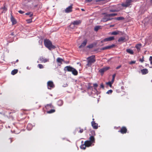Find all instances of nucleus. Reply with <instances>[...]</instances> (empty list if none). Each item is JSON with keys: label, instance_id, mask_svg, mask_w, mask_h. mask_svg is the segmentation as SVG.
<instances>
[{"label": "nucleus", "instance_id": "nucleus-28", "mask_svg": "<svg viewBox=\"0 0 152 152\" xmlns=\"http://www.w3.org/2000/svg\"><path fill=\"white\" fill-rule=\"evenodd\" d=\"M26 15H29V17L31 18L33 16V14L31 12H28L26 13Z\"/></svg>", "mask_w": 152, "mask_h": 152}, {"label": "nucleus", "instance_id": "nucleus-13", "mask_svg": "<svg viewBox=\"0 0 152 152\" xmlns=\"http://www.w3.org/2000/svg\"><path fill=\"white\" fill-rule=\"evenodd\" d=\"M72 23H73V24L75 26L78 25L81 23V21L80 20H75Z\"/></svg>", "mask_w": 152, "mask_h": 152}, {"label": "nucleus", "instance_id": "nucleus-52", "mask_svg": "<svg viewBox=\"0 0 152 152\" xmlns=\"http://www.w3.org/2000/svg\"><path fill=\"white\" fill-rule=\"evenodd\" d=\"M121 67V65L119 66L116 67V69H118L119 68H120Z\"/></svg>", "mask_w": 152, "mask_h": 152}, {"label": "nucleus", "instance_id": "nucleus-45", "mask_svg": "<svg viewBox=\"0 0 152 152\" xmlns=\"http://www.w3.org/2000/svg\"><path fill=\"white\" fill-rule=\"evenodd\" d=\"M50 106V107L51 108L52 107V104H47L46 106H45V107L47 108L48 107Z\"/></svg>", "mask_w": 152, "mask_h": 152}, {"label": "nucleus", "instance_id": "nucleus-17", "mask_svg": "<svg viewBox=\"0 0 152 152\" xmlns=\"http://www.w3.org/2000/svg\"><path fill=\"white\" fill-rule=\"evenodd\" d=\"M135 47L136 48L138 52H139L141 48V44H137L136 45Z\"/></svg>", "mask_w": 152, "mask_h": 152}, {"label": "nucleus", "instance_id": "nucleus-55", "mask_svg": "<svg viewBox=\"0 0 152 152\" xmlns=\"http://www.w3.org/2000/svg\"><path fill=\"white\" fill-rule=\"evenodd\" d=\"M114 26V25H111L110 26V27H113Z\"/></svg>", "mask_w": 152, "mask_h": 152}, {"label": "nucleus", "instance_id": "nucleus-8", "mask_svg": "<svg viewBox=\"0 0 152 152\" xmlns=\"http://www.w3.org/2000/svg\"><path fill=\"white\" fill-rule=\"evenodd\" d=\"M72 5H70L66 8L65 10V12L66 13H69L72 11Z\"/></svg>", "mask_w": 152, "mask_h": 152}, {"label": "nucleus", "instance_id": "nucleus-22", "mask_svg": "<svg viewBox=\"0 0 152 152\" xmlns=\"http://www.w3.org/2000/svg\"><path fill=\"white\" fill-rule=\"evenodd\" d=\"M72 73L74 75H77L78 72L76 69L73 68L72 71Z\"/></svg>", "mask_w": 152, "mask_h": 152}, {"label": "nucleus", "instance_id": "nucleus-47", "mask_svg": "<svg viewBox=\"0 0 152 152\" xmlns=\"http://www.w3.org/2000/svg\"><path fill=\"white\" fill-rule=\"evenodd\" d=\"M18 12L20 13L21 14H22L24 13V12L22 10H21L19 11Z\"/></svg>", "mask_w": 152, "mask_h": 152}, {"label": "nucleus", "instance_id": "nucleus-30", "mask_svg": "<svg viewBox=\"0 0 152 152\" xmlns=\"http://www.w3.org/2000/svg\"><path fill=\"white\" fill-rule=\"evenodd\" d=\"M55 112V110L54 109H51L50 110L48 111L47 112L48 113H53Z\"/></svg>", "mask_w": 152, "mask_h": 152}, {"label": "nucleus", "instance_id": "nucleus-44", "mask_svg": "<svg viewBox=\"0 0 152 152\" xmlns=\"http://www.w3.org/2000/svg\"><path fill=\"white\" fill-rule=\"evenodd\" d=\"M118 11L115 10H110V12H118Z\"/></svg>", "mask_w": 152, "mask_h": 152}, {"label": "nucleus", "instance_id": "nucleus-15", "mask_svg": "<svg viewBox=\"0 0 152 152\" xmlns=\"http://www.w3.org/2000/svg\"><path fill=\"white\" fill-rule=\"evenodd\" d=\"M114 46V45L113 44L111 45L107 46L106 47H103L102 48V50H105L109 49H110V48L113 47Z\"/></svg>", "mask_w": 152, "mask_h": 152}, {"label": "nucleus", "instance_id": "nucleus-21", "mask_svg": "<svg viewBox=\"0 0 152 152\" xmlns=\"http://www.w3.org/2000/svg\"><path fill=\"white\" fill-rule=\"evenodd\" d=\"M117 15V13H112L111 14H106V16L107 17H113L116 16Z\"/></svg>", "mask_w": 152, "mask_h": 152}, {"label": "nucleus", "instance_id": "nucleus-29", "mask_svg": "<svg viewBox=\"0 0 152 152\" xmlns=\"http://www.w3.org/2000/svg\"><path fill=\"white\" fill-rule=\"evenodd\" d=\"M86 145L84 143V144L81 145L80 146V148L81 149H83L84 150L86 149Z\"/></svg>", "mask_w": 152, "mask_h": 152}, {"label": "nucleus", "instance_id": "nucleus-10", "mask_svg": "<svg viewBox=\"0 0 152 152\" xmlns=\"http://www.w3.org/2000/svg\"><path fill=\"white\" fill-rule=\"evenodd\" d=\"M87 42V39H85L83 42L79 46V48H81L84 47L86 45Z\"/></svg>", "mask_w": 152, "mask_h": 152}, {"label": "nucleus", "instance_id": "nucleus-40", "mask_svg": "<svg viewBox=\"0 0 152 152\" xmlns=\"http://www.w3.org/2000/svg\"><path fill=\"white\" fill-rule=\"evenodd\" d=\"M113 92V91L112 90H108L106 93L108 94H111Z\"/></svg>", "mask_w": 152, "mask_h": 152}, {"label": "nucleus", "instance_id": "nucleus-54", "mask_svg": "<svg viewBox=\"0 0 152 152\" xmlns=\"http://www.w3.org/2000/svg\"><path fill=\"white\" fill-rule=\"evenodd\" d=\"M107 38H114V37H108Z\"/></svg>", "mask_w": 152, "mask_h": 152}, {"label": "nucleus", "instance_id": "nucleus-27", "mask_svg": "<svg viewBox=\"0 0 152 152\" xmlns=\"http://www.w3.org/2000/svg\"><path fill=\"white\" fill-rule=\"evenodd\" d=\"M18 71V70L17 69H14L12 71L11 73L12 75H15L17 73Z\"/></svg>", "mask_w": 152, "mask_h": 152}, {"label": "nucleus", "instance_id": "nucleus-14", "mask_svg": "<svg viewBox=\"0 0 152 152\" xmlns=\"http://www.w3.org/2000/svg\"><path fill=\"white\" fill-rule=\"evenodd\" d=\"M11 20L12 23V25H15L17 23L16 20L12 15H11Z\"/></svg>", "mask_w": 152, "mask_h": 152}, {"label": "nucleus", "instance_id": "nucleus-37", "mask_svg": "<svg viewBox=\"0 0 152 152\" xmlns=\"http://www.w3.org/2000/svg\"><path fill=\"white\" fill-rule=\"evenodd\" d=\"M132 0H126V2L128 4H129V6L130 5V3L132 1Z\"/></svg>", "mask_w": 152, "mask_h": 152}, {"label": "nucleus", "instance_id": "nucleus-12", "mask_svg": "<svg viewBox=\"0 0 152 152\" xmlns=\"http://www.w3.org/2000/svg\"><path fill=\"white\" fill-rule=\"evenodd\" d=\"M102 26H96L94 29V31L97 32L99 30L101 29H102Z\"/></svg>", "mask_w": 152, "mask_h": 152}, {"label": "nucleus", "instance_id": "nucleus-49", "mask_svg": "<svg viewBox=\"0 0 152 152\" xmlns=\"http://www.w3.org/2000/svg\"><path fill=\"white\" fill-rule=\"evenodd\" d=\"M140 61L141 62H143V61H144V59H143V57L142 58V59H140Z\"/></svg>", "mask_w": 152, "mask_h": 152}, {"label": "nucleus", "instance_id": "nucleus-35", "mask_svg": "<svg viewBox=\"0 0 152 152\" xmlns=\"http://www.w3.org/2000/svg\"><path fill=\"white\" fill-rule=\"evenodd\" d=\"M122 6L124 7H127L129 6V4H128L127 3H126L125 4H122Z\"/></svg>", "mask_w": 152, "mask_h": 152}, {"label": "nucleus", "instance_id": "nucleus-46", "mask_svg": "<svg viewBox=\"0 0 152 152\" xmlns=\"http://www.w3.org/2000/svg\"><path fill=\"white\" fill-rule=\"evenodd\" d=\"M136 61H132L131 62H129V64H134L135 63Z\"/></svg>", "mask_w": 152, "mask_h": 152}, {"label": "nucleus", "instance_id": "nucleus-64", "mask_svg": "<svg viewBox=\"0 0 152 152\" xmlns=\"http://www.w3.org/2000/svg\"><path fill=\"white\" fill-rule=\"evenodd\" d=\"M120 38H124V37H121Z\"/></svg>", "mask_w": 152, "mask_h": 152}, {"label": "nucleus", "instance_id": "nucleus-38", "mask_svg": "<svg viewBox=\"0 0 152 152\" xmlns=\"http://www.w3.org/2000/svg\"><path fill=\"white\" fill-rule=\"evenodd\" d=\"M94 45L93 44H90L87 46V48H93V47Z\"/></svg>", "mask_w": 152, "mask_h": 152}, {"label": "nucleus", "instance_id": "nucleus-7", "mask_svg": "<svg viewBox=\"0 0 152 152\" xmlns=\"http://www.w3.org/2000/svg\"><path fill=\"white\" fill-rule=\"evenodd\" d=\"M73 69V68L72 67L70 66H67L65 67L64 70L65 71H67L69 72H72Z\"/></svg>", "mask_w": 152, "mask_h": 152}, {"label": "nucleus", "instance_id": "nucleus-50", "mask_svg": "<svg viewBox=\"0 0 152 152\" xmlns=\"http://www.w3.org/2000/svg\"><path fill=\"white\" fill-rule=\"evenodd\" d=\"M93 0H86V2H91Z\"/></svg>", "mask_w": 152, "mask_h": 152}, {"label": "nucleus", "instance_id": "nucleus-48", "mask_svg": "<svg viewBox=\"0 0 152 152\" xmlns=\"http://www.w3.org/2000/svg\"><path fill=\"white\" fill-rule=\"evenodd\" d=\"M100 88H102L103 89H104V85L103 84V83H102L101 85H100Z\"/></svg>", "mask_w": 152, "mask_h": 152}, {"label": "nucleus", "instance_id": "nucleus-6", "mask_svg": "<svg viewBox=\"0 0 152 152\" xmlns=\"http://www.w3.org/2000/svg\"><path fill=\"white\" fill-rule=\"evenodd\" d=\"M39 60L41 62L46 63L49 61V59L43 58L42 56H41L39 58Z\"/></svg>", "mask_w": 152, "mask_h": 152}, {"label": "nucleus", "instance_id": "nucleus-43", "mask_svg": "<svg viewBox=\"0 0 152 152\" xmlns=\"http://www.w3.org/2000/svg\"><path fill=\"white\" fill-rule=\"evenodd\" d=\"M149 60L150 61V62L151 64L152 65V56H150L149 58Z\"/></svg>", "mask_w": 152, "mask_h": 152}, {"label": "nucleus", "instance_id": "nucleus-60", "mask_svg": "<svg viewBox=\"0 0 152 152\" xmlns=\"http://www.w3.org/2000/svg\"><path fill=\"white\" fill-rule=\"evenodd\" d=\"M11 35H13L14 34H13V33H12L11 34Z\"/></svg>", "mask_w": 152, "mask_h": 152}, {"label": "nucleus", "instance_id": "nucleus-59", "mask_svg": "<svg viewBox=\"0 0 152 152\" xmlns=\"http://www.w3.org/2000/svg\"><path fill=\"white\" fill-rule=\"evenodd\" d=\"M10 142H12V138H10Z\"/></svg>", "mask_w": 152, "mask_h": 152}, {"label": "nucleus", "instance_id": "nucleus-36", "mask_svg": "<svg viewBox=\"0 0 152 152\" xmlns=\"http://www.w3.org/2000/svg\"><path fill=\"white\" fill-rule=\"evenodd\" d=\"M124 39H119L118 40V41L119 42H123L124 41Z\"/></svg>", "mask_w": 152, "mask_h": 152}, {"label": "nucleus", "instance_id": "nucleus-39", "mask_svg": "<svg viewBox=\"0 0 152 152\" xmlns=\"http://www.w3.org/2000/svg\"><path fill=\"white\" fill-rule=\"evenodd\" d=\"M38 66L40 69H42L44 68L43 66L41 64H38Z\"/></svg>", "mask_w": 152, "mask_h": 152}, {"label": "nucleus", "instance_id": "nucleus-23", "mask_svg": "<svg viewBox=\"0 0 152 152\" xmlns=\"http://www.w3.org/2000/svg\"><path fill=\"white\" fill-rule=\"evenodd\" d=\"M126 52L128 53L131 54H133L134 53V52L132 50L128 49H127L126 50Z\"/></svg>", "mask_w": 152, "mask_h": 152}, {"label": "nucleus", "instance_id": "nucleus-19", "mask_svg": "<svg viewBox=\"0 0 152 152\" xmlns=\"http://www.w3.org/2000/svg\"><path fill=\"white\" fill-rule=\"evenodd\" d=\"M121 34V33L119 31H117L112 32L111 33V34L114 35H117L118 34Z\"/></svg>", "mask_w": 152, "mask_h": 152}, {"label": "nucleus", "instance_id": "nucleus-61", "mask_svg": "<svg viewBox=\"0 0 152 152\" xmlns=\"http://www.w3.org/2000/svg\"><path fill=\"white\" fill-rule=\"evenodd\" d=\"M18 59L16 61V62H18Z\"/></svg>", "mask_w": 152, "mask_h": 152}, {"label": "nucleus", "instance_id": "nucleus-51", "mask_svg": "<svg viewBox=\"0 0 152 152\" xmlns=\"http://www.w3.org/2000/svg\"><path fill=\"white\" fill-rule=\"evenodd\" d=\"M83 129H80L79 131V132L80 133H82V132H83Z\"/></svg>", "mask_w": 152, "mask_h": 152}, {"label": "nucleus", "instance_id": "nucleus-53", "mask_svg": "<svg viewBox=\"0 0 152 152\" xmlns=\"http://www.w3.org/2000/svg\"><path fill=\"white\" fill-rule=\"evenodd\" d=\"M2 9H4V10H7V9H6V8H5V7H2Z\"/></svg>", "mask_w": 152, "mask_h": 152}, {"label": "nucleus", "instance_id": "nucleus-11", "mask_svg": "<svg viewBox=\"0 0 152 152\" xmlns=\"http://www.w3.org/2000/svg\"><path fill=\"white\" fill-rule=\"evenodd\" d=\"M109 68L108 67H106L102 69H100L99 70V72L101 73H103L104 72L108 70Z\"/></svg>", "mask_w": 152, "mask_h": 152}, {"label": "nucleus", "instance_id": "nucleus-3", "mask_svg": "<svg viewBox=\"0 0 152 152\" xmlns=\"http://www.w3.org/2000/svg\"><path fill=\"white\" fill-rule=\"evenodd\" d=\"M89 140H87L85 142V144L86 147H89L91 145L92 143L95 142V138L93 136H91L89 138Z\"/></svg>", "mask_w": 152, "mask_h": 152}, {"label": "nucleus", "instance_id": "nucleus-56", "mask_svg": "<svg viewBox=\"0 0 152 152\" xmlns=\"http://www.w3.org/2000/svg\"><path fill=\"white\" fill-rule=\"evenodd\" d=\"M27 69H30V68L28 66L27 67Z\"/></svg>", "mask_w": 152, "mask_h": 152}, {"label": "nucleus", "instance_id": "nucleus-63", "mask_svg": "<svg viewBox=\"0 0 152 152\" xmlns=\"http://www.w3.org/2000/svg\"><path fill=\"white\" fill-rule=\"evenodd\" d=\"M125 37H128V36H125Z\"/></svg>", "mask_w": 152, "mask_h": 152}, {"label": "nucleus", "instance_id": "nucleus-24", "mask_svg": "<svg viewBox=\"0 0 152 152\" xmlns=\"http://www.w3.org/2000/svg\"><path fill=\"white\" fill-rule=\"evenodd\" d=\"M113 19L115 20H123L124 19V18L123 17H120L117 18H113Z\"/></svg>", "mask_w": 152, "mask_h": 152}, {"label": "nucleus", "instance_id": "nucleus-4", "mask_svg": "<svg viewBox=\"0 0 152 152\" xmlns=\"http://www.w3.org/2000/svg\"><path fill=\"white\" fill-rule=\"evenodd\" d=\"M48 88L49 89H51L55 87V85L52 81H49L47 83Z\"/></svg>", "mask_w": 152, "mask_h": 152}, {"label": "nucleus", "instance_id": "nucleus-18", "mask_svg": "<svg viewBox=\"0 0 152 152\" xmlns=\"http://www.w3.org/2000/svg\"><path fill=\"white\" fill-rule=\"evenodd\" d=\"M141 72L142 75H145L148 73V71L147 69H144L141 70Z\"/></svg>", "mask_w": 152, "mask_h": 152}, {"label": "nucleus", "instance_id": "nucleus-16", "mask_svg": "<svg viewBox=\"0 0 152 152\" xmlns=\"http://www.w3.org/2000/svg\"><path fill=\"white\" fill-rule=\"evenodd\" d=\"M91 125L94 129H96L98 128L97 124L95 123V122L92 121L91 122Z\"/></svg>", "mask_w": 152, "mask_h": 152}, {"label": "nucleus", "instance_id": "nucleus-1", "mask_svg": "<svg viewBox=\"0 0 152 152\" xmlns=\"http://www.w3.org/2000/svg\"><path fill=\"white\" fill-rule=\"evenodd\" d=\"M45 46L50 50L54 49L56 47L52 45V42L48 39H46L44 41Z\"/></svg>", "mask_w": 152, "mask_h": 152}, {"label": "nucleus", "instance_id": "nucleus-26", "mask_svg": "<svg viewBox=\"0 0 152 152\" xmlns=\"http://www.w3.org/2000/svg\"><path fill=\"white\" fill-rule=\"evenodd\" d=\"M64 61L63 59L60 58H58L57 59V62L60 63L61 64H62V62Z\"/></svg>", "mask_w": 152, "mask_h": 152}, {"label": "nucleus", "instance_id": "nucleus-33", "mask_svg": "<svg viewBox=\"0 0 152 152\" xmlns=\"http://www.w3.org/2000/svg\"><path fill=\"white\" fill-rule=\"evenodd\" d=\"M75 25H74V24H73L72 23H71L69 25L70 27L72 29H73L75 27Z\"/></svg>", "mask_w": 152, "mask_h": 152}, {"label": "nucleus", "instance_id": "nucleus-20", "mask_svg": "<svg viewBox=\"0 0 152 152\" xmlns=\"http://www.w3.org/2000/svg\"><path fill=\"white\" fill-rule=\"evenodd\" d=\"M33 127L32 125L31 124H28L27 126V128L28 130H30Z\"/></svg>", "mask_w": 152, "mask_h": 152}, {"label": "nucleus", "instance_id": "nucleus-9", "mask_svg": "<svg viewBox=\"0 0 152 152\" xmlns=\"http://www.w3.org/2000/svg\"><path fill=\"white\" fill-rule=\"evenodd\" d=\"M127 129L125 127H122L120 130L118 131L119 132H121L122 134L126 133L127 132Z\"/></svg>", "mask_w": 152, "mask_h": 152}, {"label": "nucleus", "instance_id": "nucleus-42", "mask_svg": "<svg viewBox=\"0 0 152 152\" xmlns=\"http://www.w3.org/2000/svg\"><path fill=\"white\" fill-rule=\"evenodd\" d=\"M93 86L94 87V88L95 90H96V88L98 86V84L97 83H94V84Z\"/></svg>", "mask_w": 152, "mask_h": 152}, {"label": "nucleus", "instance_id": "nucleus-57", "mask_svg": "<svg viewBox=\"0 0 152 152\" xmlns=\"http://www.w3.org/2000/svg\"><path fill=\"white\" fill-rule=\"evenodd\" d=\"M81 10L82 11H85V10L83 9H81Z\"/></svg>", "mask_w": 152, "mask_h": 152}, {"label": "nucleus", "instance_id": "nucleus-5", "mask_svg": "<svg viewBox=\"0 0 152 152\" xmlns=\"http://www.w3.org/2000/svg\"><path fill=\"white\" fill-rule=\"evenodd\" d=\"M106 14H107L105 13H103V14L105 15H104L103 18H102V21L103 22H106L108 20H110L113 19V18H107L109 17H107L106 16Z\"/></svg>", "mask_w": 152, "mask_h": 152}, {"label": "nucleus", "instance_id": "nucleus-41", "mask_svg": "<svg viewBox=\"0 0 152 152\" xmlns=\"http://www.w3.org/2000/svg\"><path fill=\"white\" fill-rule=\"evenodd\" d=\"M32 18L26 20V21L28 23H30L32 22Z\"/></svg>", "mask_w": 152, "mask_h": 152}, {"label": "nucleus", "instance_id": "nucleus-58", "mask_svg": "<svg viewBox=\"0 0 152 152\" xmlns=\"http://www.w3.org/2000/svg\"><path fill=\"white\" fill-rule=\"evenodd\" d=\"M91 88H92V87H89L88 88V89H91Z\"/></svg>", "mask_w": 152, "mask_h": 152}, {"label": "nucleus", "instance_id": "nucleus-62", "mask_svg": "<svg viewBox=\"0 0 152 152\" xmlns=\"http://www.w3.org/2000/svg\"><path fill=\"white\" fill-rule=\"evenodd\" d=\"M150 2H151V3H152V0H151Z\"/></svg>", "mask_w": 152, "mask_h": 152}, {"label": "nucleus", "instance_id": "nucleus-2", "mask_svg": "<svg viewBox=\"0 0 152 152\" xmlns=\"http://www.w3.org/2000/svg\"><path fill=\"white\" fill-rule=\"evenodd\" d=\"M87 64L86 65V67L87 66H91L92 64L96 61L95 56L94 55L89 57L87 58Z\"/></svg>", "mask_w": 152, "mask_h": 152}, {"label": "nucleus", "instance_id": "nucleus-34", "mask_svg": "<svg viewBox=\"0 0 152 152\" xmlns=\"http://www.w3.org/2000/svg\"><path fill=\"white\" fill-rule=\"evenodd\" d=\"M114 39H104V41H110L113 40Z\"/></svg>", "mask_w": 152, "mask_h": 152}, {"label": "nucleus", "instance_id": "nucleus-32", "mask_svg": "<svg viewBox=\"0 0 152 152\" xmlns=\"http://www.w3.org/2000/svg\"><path fill=\"white\" fill-rule=\"evenodd\" d=\"M115 74H113V75L112 79V80L111 81H112V83H113V82H114V81L115 78Z\"/></svg>", "mask_w": 152, "mask_h": 152}, {"label": "nucleus", "instance_id": "nucleus-31", "mask_svg": "<svg viewBox=\"0 0 152 152\" xmlns=\"http://www.w3.org/2000/svg\"><path fill=\"white\" fill-rule=\"evenodd\" d=\"M113 83H112V81L110 82H107L106 83V84L107 85L109 86L110 87L112 86V84Z\"/></svg>", "mask_w": 152, "mask_h": 152}, {"label": "nucleus", "instance_id": "nucleus-25", "mask_svg": "<svg viewBox=\"0 0 152 152\" xmlns=\"http://www.w3.org/2000/svg\"><path fill=\"white\" fill-rule=\"evenodd\" d=\"M63 101L61 100H59L57 102V104L59 106H61L63 104Z\"/></svg>", "mask_w": 152, "mask_h": 152}]
</instances>
